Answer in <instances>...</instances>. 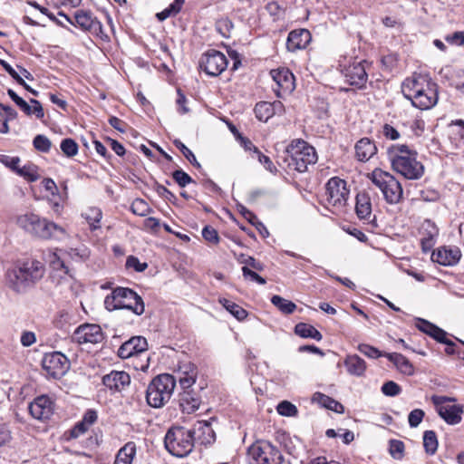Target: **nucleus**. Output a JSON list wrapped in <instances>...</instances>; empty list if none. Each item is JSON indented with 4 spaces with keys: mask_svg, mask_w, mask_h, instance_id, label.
Here are the masks:
<instances>
[{
    "mask_svg": "<svg viewBox=\"0 0 464 464\" xmlns=\"http://www.w3.org/2000/svg\"><path fill=\"white\" fill-rule=\"evenodd\" d=\"M402 93L420 110H429L438 102L437 84L426 76L413 74L402 82Z\"/></svg>",
    "mask_w": 464,
    "mask_h": 464,
    "instance_id": "obj_1",
    "label": "nucleus"
},
{
    "mask_svg": "<svg viewBox=\"0 0 464 464\" xmlns=\"http://www.w3.org/2000/svg\"><path fill=\"white\" fill-rule=\"evenodd\" d=\"M416 155L407 145H392L387 150L392 169L407 179H419L424 173V167Z\"/></svg>",
    "mask_w": 464,
    "mask_h": 464,
    "instance_id": "obj_2",
    "label": "nucleus"
},
{
    "mask_svg": "<svg viewBox=\"0 0 464 464\" xmlns=\"http://www.w3.org/2000/svg\"><path fill=\"white\" fill-rule=\"evenodd\" d=\"M16 224L25 233L40 239H60L65 235L62 227L34 213L18 216Z\"/></svg>",
    "mask_w": 464,
    "mask_h": 464,
    "instance_id": "obj_3",
    "label": "nucleus"
},
{
    "mask_svg": "<svg viewBox=\"0 0 464 464\" xmlns=\"http://www.w3.org/2000/svg\"><path fill=\"white\" fill-rule=\"evenodd\" d=\"M284 154L278 157L277 163L281 165L282 160L286 168L301 173L307 170L308 165H313L317 160L314 148L303 140H293Z\"/></svg>",
    "mask_w": 464,
    "mask_h": 464,
    "instance_id": "obj_4",
    "label": "nucleus"
},
{
    "mask_svg": "<svg viewBox=\"0 0 464 464\" xmlns=\"http://www.w3.org/2000/svg\"><path fill=\"white\" fill-rule=\"evenodd\" d=\"M45 268L38 260H27L6 274L7 285L15 292H23L34 285L44 275Z\"/></svg>",
    "mask_w": 464,
    "mask_h": 464,
    "instance_id": "obj_5",
    "label": "nucleus"
},
{
    "mask_svg": "<svg viewBox=\"0 0 464 464\" xmlns=\"http://www.w3.org/2000/svg\"><path fill=\"white\" fill-rule=\"evenodd\" d=\"M197 380V370L194 366L186 367L179 372V383L182 390L179 395V405L182 412L190 414L198 410L202 398L200 391L193 388Z\"/></svg>",
    "mask_w": 464,
    "mask_h": 464,
    "instance_id": "obj_6",
    "label": "nucleus"
},
{
    "mask_svg": "<svg viewBox=\"0 0 464 464\" xmlns=\"http://www.w3.org/2000/svg\"><path fill=\"white\" fill-rule=\"evenodd\" d=\"M108 310L128 309L136 315H141L145 311L144 302L135 291L128 287L118 286L112 290L104 301Z\"/></svg>",
    "mask_w": 464,
    "mask_h": 464,
    "instance_id": "obj_7",
    "label": "nucleus"
},
{
    "mask_svg": "<svg viewBox=\"0 0 464 464\" xmlns=\"http://www.w3.org/2000/svg\"><path fill=\"white\" fill-rule=\"evenodd\" d=\"M195 430L184 427L170 428L164 439L167 450L173 456L183 458L188 456L194 448Z\"/></svg>",
    "mask_w": 464,
    "mask_h": 464,
    "instance_id": "obj_8",
    "label": "nucleus"
},
{
    "mask_svg": "<svg viewBox=\"0 0 464 464\" xmlns=\"http://www.w3.org/2000/svg\"><path fill=\"white\" fill-rule=\"evenodd\" d=\"M176 386L174 376L163 373L156 376L146 391L148 404L153 408H160L168 402Z\"/></svg>",
    "mask_w": 464,
    "mask_h": 464,
    "instance_id": "obj_9",
    "label": "nucleus"
},
{
    "mask_svg": "<svg viewBox=\"0 0 464 464\" xmlns=\"http://www.w3.org/2000/svg\"><path fill=\"white\" fill-rule=\"evenodd\" d=\"M369 178L380 188L387 203L392 205L401 201L403 195L402 187L391 173L381 169H375L369 175Z\"/></svg>",
    "mask_w": 464,
    "mask_h": 464,
    "instance_id": "obj_10",
    "label": "nucleus"
},
{
    "mask_svg": "<svg viewBox=\"0 0 464 464\" xmlns=\"http://www.w3.org/2000/svg\"><path fill=\"white\" fill-rule=\"evenodd\" d=\"M58 15L63 16L71 24L89 32L93 36L103 41H109V36L103 31L102 23L90 11L77 10L73 20L62 11L58 13Z\"/></svg>",
    "mask_w": 464,
    "mask_h": 464,
    "instance_id": "obj_11",
    "label": "nucleus"
},
{
    "mask_svg": "<svg viewBox=\"0 0 464 464\" xmlns=\"http://www.w3.org/2000/svg\"><path fill=\"white\" fill-rule=\"evenodd\" d=\"M249 454L256 464H281L283 456L269 441L261 440L249 448Z\"/></svg>",
    "mask_w": 464,
    "mask_h": 464,
    "instance_id": "obj_12",
    "label": "nucleus"
},
{
    "mask_svg": "<svg viewBox=\"0 0 464 464\" xmlns=\"http://www.w3.org/2000/svg\"><path fill=\"white\" fill-rule=\"evenodd\" d=\"M455 398L433 395L431 397L432 403L436 406L439 415L450 425L460 422L463 408L460 405H445L448 401H455Z\"/></svg>",
    "mask_w": 464,
    "mask_h": 464,
    "instance_id": "obj_13",
    "label": "nucleus"
},
{
    "mask_svg": "<svg viewBox=\"0 0 464 464\" xmlns=\"http://www.w3.org/2000/svg\"><path fill=\"white\" fill-rule=\"evenodd\" d=\"M42 366L46 374L53 379L63 377L70 367L67 357L60 352L44 354Z\"/></svg>",
    "mask_w": 464,
    "mask_h": 464,
    "instance_id": "obj_14",
    "label": "nucleus"
},
{
    "mask_svg": "<svg viewBox=\"0 0 464 464\" xmlns=\"http://www.w3.org/2000/svg\"><path fill=\"white\" fill-rule=\"evenodd\" d=\"M349 192L346 181L338 177L331 178L326 183L327 202L333 207L343 208L349 198Z\"/></svg>",
    "mask_w": 464,
    "mask_h": 464,
    "instance_id": "obj_15",
    "label": "nucleus"
},
{
    "mask_svg": "<svg viewBox=\"0 0 464 464\" xmlns=\"http://www.w3.org/2000/svg\"><path fill=\"white\" fill-rule=\"evenodd\" d=\"M227 66V60L221 52L211 49L201 57L199 67L208 75L218 76Z\"/></svg>",
    "mask_w": 464,
    "mask_h": 464,
    "instance_id": "obj_16",
    "label": "nucleus"
},
{
    "mask_svg": "<svg viewBox=\"0 0 464 464\" xmlns=\"http://www.w3.org/2000/svg\"><path fill=\"white\" fill-rule=\"evenodd\" d=\"M364 63H366V61H354L347 66L343 65L341 72L344 76L346 82L358 89L365 87L368 80V74L366 72Z\"/></svg>",
    "mask_w": 464,
    "mask_h": 464,
    "instance_id": "obj_17",
    "label": "nucleus"
},
{
    "mask_svg": "<svg viewBox=\"0 0 464 464\" xmlns=\"http://www.w3.org/2000/svg\"><path fill=\"white\" fill-rule=\"evenodd\" d=\"M104 334L98 324H85L78 326L72 334V340L79 344H96L103 341Z\"/></svg>",
    "mask_w": 464,
    "mask_h": 464,
    "instance_id": "obj_18",
    "label": "nucleus"
},
{
    "mask_svg": "<svg viewBox=\"0 0 464 464\" xmlns=\"http://www.w3.org/2000/svg\"><path fill=\"white\" fill-rule=\"evenodd\" d=\"M31 416L38 420H49L54 411V401L47 395H40L28 405Z\"/></svg>",
    "mask_w": 464,
    "mask_h": 464,
    "instance_id": "obj_19",
    "label": "nucleus"
},
{
    "mask_svg": "<svg viewBox=\"0 0 464 464\" xmlns=\"http://www.w3.org/2000/svg\"><path fill=\"white\" fill-rule=\"evenodd\" d=\"M48 261L54 271L52 276L53 279L54 280L59 277L60 279L57 281L58 285L65 283L71 285L73 276L71 273L69 266L66 264L67 259L65 256L62 257L56 252H52L49 254Z\"/></svg>",
    "mask_w": 464,
    "mask_h": 464,
    "instance_id": "obj_20",
    "label": "nucleus"
},
{
    "mask_svg": "<svg viewBox=\"0 0 464 464\" xmlns=\"http://www.w3.org/2000/svg\"><path fill=\"white\" fill-rule=\"evenodd\" d=\"M270 74L276 83V88H274V91L277 97L291 93L295 90V77L287 68L272 70Z\"/></svg>",
    "mask_w": 464,
    "mask_h": 464,
    "instance_id": "obj_21",
    "label": "nucleus"
},
{
    "mask_svg": "<svg viewBox=\"0 0 464 464\" xmlns=\"http://www.w3.org/2000/svg\"><path fill=\"white\" fill-rule=\"evenodd\" d=\"M147 350V339L140 335L133 336L120 346L118 355L122 359H128Z\"/></svg>",
    "mask_w": 464,
    "mask_h": 464,
    "instance_id": "obj_22",
    "label": "nucleus"
},
{
    "mask_svg": "<svg viewBox=\"0 0 464 464\" xmlns=\"http://www.w3.org/2000/svg\"><path fill=\"white\" fill-rule=\"evenodd\" d=\"M102 383L113 392H121L130 383V377L126 372L112 371L102 378Z\"/></svg>",
    "mask_w": 464,
    "mask_h": 464,
    "instance_id": "obj_23",
    "label": "nucleus"
},
{
    "mask_svg": "<svg viewBox=\"0 0 464 464\" xmlns=\"http://www.w3.org/2000/svg\"><path fill=\"white\" fill-rule=\"evenodd\" d=\"M439 74L443 83L458 90H464V70L445 66L440 69Z\"/></svg>",
    "mask_w": 464,
    "mask_h": 464,
    "instance_id": "obj_24",
    "label": "nucleus"
},
{
    "mask_svg": "<svg viewBox=\"0 0 464 464\" xmlns=\"http://www.w3.org/2000/svg\"><path fill=\"white\" fill-rule=\"evenodd\" d=\"M312 36L306 29L293 30L289 33L286 48L290 52L304 49L311 42Z\"/></svg>",
    "mask_w": 464,
    "mask_h": 464,
    "instance_id": "obj_25",
    "label": "nucleus"
},
{
    "mask_svg": "<svg viewBox=\"0 0 464 464\" xmlns=\"http://www.w3.org/2000/svg\"><path fill=\"white\" fill-rule=\"evenodd\" d=\"M461 253L458 247L448 248L446 246L433 251L431 259L442 266H453L460 259Z\"/></svg>",
    "mask_w": 464,
    "mask_h": 464,
    "instance_id": "obj_26",
    "label": "nucleus"
},
{
    "mask_svg": "<svg viewBox=\"0 0 464 464\" xmlns=\"http://www.w3.org/2000/svg\"><path fill=\"white\" fill-rule=\"evenodd\" d=\"M356 158L362 162L369 160L377 151L373 141L368 138H362L355 144Z\"/></svg>",
    "mask_w": 464,
    "mask_h": 464,
    "instance_id": "obj_27",
    "label": "nucleus"
},
{
    "mask_svg": "<svg viewBox=\"0 0 464 464\" xmlns=\"http://www.w3.org/2000/svg\"><path fill=\"white\" fill-rule=\"evenodd\" d=\"M355 212L360 219H367L372 215V202L370 195L362 191L356 196Z\"/></svg>",
    "mask_w": 464,
    "mask_h": 464,
    "instance_id": "obj_28",
    "label": "nucleus"
},
{
    "mask_svg": "<svg viewBox=\"0 0 464 464\" xmlns=\"http://www.w3.org/2000/svg\"><path fill=\"white\" fill-rule=\"evenodd\" d=\"M344 365L349 374L361 377L366 371V362L357 354H349L344 359Z\"/></svg>",
    "mask_w": 464,
    "mask_h": 464,
    "instance_id": "obj_29",
    "label": "nucleus"
},
{
    "mask_svg": "<svg viewBox=\"0 0 464 464\" xmlns=\"http://www.w3.org/2000/svg\"><path fill=\"white\" fill-rule=\"evenodd\" d=\"M388 360L394 363L396 368L403 374L412 375L414 373V368L411 362L402 354L397 353H392L385 354Z\"/></svg>",
    "mask_w": 464,
    "mask_h": 464,
    "instance_id": "obj_30",
    "label": "nucleus"
},
{
    "mask_svg": "<svg viewBox=\"0 0 464 464\" xmlns=\"http://www.w3.org/2000/svg\"><path fill=\"white\" fill-rule=\"evenodd\" d=\"M419 322L420 323L417 324V327L420 331L431 336L439 343L444 342L447 335V333L444 330L424 319H420Z\"/></svg>",
    "mask_w": 464,
    "mask_h": 464,
    "instance_id": "obj_31",
    "label": "nucleus"
},
{
    "mask_svg": "<svg viewBox=\"0 0 464 464\" xmlns=\"http://www.w3.org/2000/svg\"><path fill=\"white\" fill-rule=\"evenodd\" d=\"M136 455V444L132 441L127 442L118 451L113 464H131Z\"/></svg>",
    "mask_w": 464,
    "mask_h": 464,
    "instance_id": "obj_32",
    "label": "nucleus"
},
{
    "mask_svg": "<svg viewBox=\"0 0 464 464\" xmlns=\"http://www.w3.org/2000/svg\"><path fill=\"white\" fill-rule=\"evenodd\" d=\"M295 333L303 338H312L316 341H320L323 338L321 333L316 328L305 323L297 324L295 327Z\"/></svg>",
    "mask_w": 464,
    "mask_h": 464,
    "instance_id": "obj_33",
    "label": "nucleus"
},
{
    "mask_svg": "<svg viewBox=\"0 0 464 464\" xmlns=\"http://www.w3.org/2000/svg\"><path fill=\"white\" fill-rule=\"evenodd\" d=\"M314 401L320 403L322 406L325 407L326 409H329L331 411H334L335 412H343V406L335 401L334 399L321 393V392H315L314 394Z\"/></svg>",
    "mask_w": 464,
    "mask_h": 464,
    "instance_id": "obj_34",
    "label": "nucleus"
},
{
    "mask_svg": "<svg viewBox=\"0 0 464 464\" xmlns=\"http://www.w3.org/2000/svg\"><path fill=\"white\" fill-rule=\"evenodd\" d=\"M218 302L223 305V307L227 312H229L238 321H243L244 319L246 318L247 312L237 304L226 298H219Z\"/></svg>",
    "mask_w": 464,
    "mask_h": 464,
    "instance_id": "obj_35",
    "label": "nucleus"
},
{
    "mask_svg": "<svg viewBox=\"0 0 464 464\" xmlns=\"http://www.w3.org/2000/svg\"><path fill=\"white\" fill-rule=\"evenodd\" d=\"M254 111L259 121H267L275 114V105L267 102H261L256 104Z\"/></svg>",
    "mask_w": 464,
    "mask_h": 464,
    "instance_id": "obj_36",
    "label": "nucleus"
},
{
    "mask_svg": "<svg viewBox=\"0 0 464 464\" xmlns=\"http://www.w3.org/2000/svg\"><path fill=\"white\" fill-rule=\"evenodd\" d=\"M191 430H195V434L198 432L205 436L202 439V443H211L215 440V432L211 425L206 420L198 421Z\"/></svg>",
    "mask_w": 464,
    "mask_h": 464,
    "instance_id": "obj_37",
    "label": "nucleus"
},
{
    "mask_svg": "<svg viewBox=\"0 0 464 464\" xmlns=\"http://www.w3.org/2000/svg\"><path fill=\"white\" fill-rule=\"evenodd\" d=\"M67 262L72 261L74 263L85 262L90 256V251L87 247L70 248L64 252Z\"/></svg>",
    "mask_w": 464,
    "mask_h": 464,
    "instance_id": "obj_38",
    "label": "nucleus"
},
{
    "mask_svg": "<svg viewBox=\"0 0 464 464\" xmlns=\"http://www.w3.org/2000/svg\"><path fill=\"white\" fill-rule=\"evenodd\" d=\"M16 174L24 178L28 182H34L40 179L38 167L34 163H28L23 167L19 166V169L16 170Z\"/></svg>",
    "mask_w": 464,
    "mask_h": 464,
    "instance_id": "obj_39",
    "label": "nucleus"
},
{
    "mask_svg": "<svg viewBox=\"0 0 464 464\" xmlns=\"http://www.w3.org/2000/svg\"><path fill=\"white\" fill-rule=\"evenodd\" d=\"M271 303L277 307L283 314H291L296 309V305L292 301L286 300L280 295H273Z\"/></svg>",
    "mask_w": 464,
    "mask_h": 464,
    "instance_id": "obj_40",
    "label": "nucleus"
},
{
    "mask_svg": "<svg viewBox=\"0 0 464 464\" xmlns=\"http://www.w3.org/2000/svg\"><path fill=\"white\" fill-rule=\"evenodd\" d=\"M184 2L185 0H174V2L167 8L156 14L158 20L164 21L170 16L178 14L181 10Z\"/></svg>",
    "mask_w": 464,
    "mask_h": 464,
    "instance_id": "obj_41",
    "label": "nucleus"
},
{
    "mask_svg": "<svg viewBox=\"0 0 464 464\" xmlns=\"http://www.w3.org/2000/svg\"><path fill=\"white\" fill-rule=\"evenodd\" d=\"M423 446L425 451L433 455L438 449V440L435 431L433 430H426L423 434Z\"/></svg>",
    "mask_w": 464,
    "mask_h": 464,
    "instance_id": "obj_42",
    "label": "nucleus"
},
{
    "mask_svg": "<svg viewBox=\"0 0 464 464\" xmlns=\"http://www.w3.org/2000/svg\"><path fill=\"white\" fill-rule=\"evenodd\" d=\"M420 234L423 238L435 240L439 235V229L435 223L429 219H426L420 226Z\"/></svg>",
    "mask_w": 464,
    "mask_h": 464,
    "instance_id": "obj_43",
    "label": "nucleus"
},
{
    "mask_svg": "<svg viewBox=\"0 0 464 464\" xmlns=\"http://www.w3.org/2000/svg\"><path fill=\"white\" fill-rule=\"evenodd\" d=\"M60 148L63 153L68 158L75 156L79 150L77 142L71 138L63 139L61 142Z\"/></svg>",
    "mask_w": 464,
    "mask_h": 464,
    "instance_id": "obj_44",
    "label": "nucleus"
},
{
    "mask_svg": "<svg viewBox=\"0 0 464 464\" xmlns=\"http://www.w3.org/2000/svg\"><path fill=\"white\" fill-rule=\"evenodd\" d=\"M174 145L181 151L183 156L197 169H200L201 165L197 160L196 156L194 153L179 140H175L173 141Z\"/></svg>",
    "mask_w": 464,
    "mask_h": 464,
    "instance_id": "obj_45",
    "label": "nucleus"
},
{
    "mask_svg": "<svg viewBox=\"0 0 464 464\" xmlns=\"http://www.w3.org/2000/svg\"><path fill=\"white\" fill-rule=\"evenodd\" d=\"M33 144L36 150L44 153L49 152L52 147L50 139L43 134L36 135L34 138Z\"/></svg>",
    "mask_w": 464,
    "mask_h": 464,
    "instance_id": "obj_46",
    "label": "nucleus"
},
{
    "mask_svg": "<svg viewBox=\"0 0 464 464\" xmlns=\"http://www.w3.org/2000/svg\"><path fill=\"white\" fill-rule=\"evenodd\" d=\"M237 259L240 264H244V266L251 267L257 271H262L264 269V265L253 256L240 254Z\"/></svg>",
    "mask_w": 464,
    "mask_h": 464,
    "instance_id": "obj_47",
    "label": "nucleus"
},
{
    "mask_svg": "<svg viewBox=\"0 0 464 464\" xmlns=\"http://www.w3.org/2000/svg\"><path fill=\"white\" fill-rule=\"evenodd\" d=\"M389 452L395 459H401L403 457L404 443L401 440H391Z\"/></svg>",
    "mask_w": 464,
    "mask_h": 464,
    "instance_id": "obj_48",
    "label": "nucleus"
},
{
    "mask_svg": "<svg viewBox=\"0 0 464 464\" xmlns=\"http://www.w3.org/2000/svg\"><path fill=\"white\" fill-rule=\"evenodd\" d=\"M277 412L282 416L292 417L297 414V408L290 401H283L277 405Z\"/></svg>",
    "mask_w": 464,
    "mask_h": 464,
    "instance_id": "obj_49",
    "label": "nucleus"
},
{
    "mask_svg": "<svg viewBox=\"0 0 464 464\" xmlns=\"http://www.w3.org/2000/svg\"><path fill=\"white\" fill-rule=\"evenodd\" d=\"M357 349L360 353H362L365 356L372 358V359H376L381 356H385V354H386V353H382L377 348H375L370 344H366V343L359 344Z\"/></svg>",
    "mask_w": 464,
    "mask_h": 464,
    "instance_id": "obj_50",
    "label": "nucleus"
},
{
    "mask_svg": "<svg viewBox=\"0 0 464 464\" xmlns=\"http://www.w3.org/2000/svg\"><path fill=\"white\" fill-rule=\"evenodd\" d=\"M130 209L135 215L143 217L147 215V213L150 210V208L143 199L137 198L132 202Z\"/></svg>",
    "mask_w": 464,
    "mask_h": 464,
    "instance_id": "obj_51",
    "label": "nucleus"
},
{
    "mask_svg": "<svg viewBox=\"0 0 464 464\" xmlns=\"http://www.w3.org/2000/svg\"><path fill=\"white\" fill-rule=\"evenodd\" d=\"M173 179L178 183V185L181 188L186 187L189 183L193 182L191 177L183 171L182 169H177L172 173Z\"/></svg>",
    "mask_w": 464,
    "mask_h": 464,
    "instance_id": "obj_52",
    "label": "nucleus"
},
{
    "mask_svg": "<svg viewBox=\"0 0 464 464\" xmlns=\"http://www.w3.org/2000/svg\"><path fill=\"white\" fill-rule=\"evenodd\" d=\"M202 237L206 241L215 245L218 244L220 239L218 231L211 226L204 227Z\"/></svg>",
    "mask_w": 464,
    "mask_h": 464,
    "instance_id": "obj_53",
    "label": "nucleus"
},
{
    "mask_svg": "<svg viewBox=\"0 0 464 464\" xmlns=\"http://www.w3.org/2000/svg\"><path fill=\"white\" fill-rule=\"evenodd\" d=\"M20 158L19 157H11L8 155H0V162L4 164L5 167L10 169L12 171L16 173L17 169L20 166Z\"/></svg>",
    "mask_w": 464,
    "mask_h": 464,
    "instance_id": "obj_54",
    "label": "nucleus"
},
{
    "mask_svg": "<svg viewBox=\"0 0 464 464\" xmlns=\"http://www.w3.org/2000/svg\"><path fill=\"white\" fill-rule=\"evenodd\" d=\"M382 392L386 396H396L399 395L401 392V389L399 384H397L393 381H388L383 383L382 386Z\"/></svg>",
    "mask_w": 464,
    "mask_h": 464,
    "instance_id": "obj_55",
    "label": "nucleus"
},
{
    "mask_svg": "<svg viewBox=\"0 0 464 464\" xmlns=\"http://www.w3.org/2000/svg\"><path fill=\"white\" fill-rule=\"evenodd\" d=\"M126 267L133 268L136 272H143L147 269L148 264L140 262L139 258L134 256H130L126 260Z\"/></svg>",
    "mask_w": 464,
    "mask_h": 464,
    "instance_id": "obj_56",
    "label": "nucleus"
},
{
    "mask_svg": "<svg viewBox=\"0 0 464 464\" xmlns=\"http://www.w3.org/2000/svg\"><path fill=\"white\" fill-rule=\"evenodd\" d=\"M425 413L420 409H415L409 413L408 421L411 428H416L422 421Z\"/></svg>",
    "mask_w": 464,
    "mask_h": 464,
    "instance_id": "obj_57",
    "label": "nucleus"
},
{
    "mask_svg": "<svg viewBox=\"0 0 464 464\" xmlns=\"http://www.w3.org/2000/svg\"><path fill=\"white\" fill-rule=\"evenodd\" d=\"M242 274L246 279H249V280L254 281L259 285H265L266 283V281L264 277L260 276L257 273L251 270L247 266L242 267Z\"/></svg>",
    "mask_w": 464,
    "mask_h": 464,
    "instance_id": "obj_58",
    "label": "nucleus"
},
{
    "mask_svg": "<svg viewBox=\"0 0 464 464\" xmlns=\"http://www.w3.org/2000/svg\"><path fill=\"white\" fill-rule=\"evenodd\" d=\"M258 161L264 165L266 170L269 172L276 174L277 172L276 167L274 165L271 159L266 155H264L260 150L256 154Z\"/></svg>",
    "mask_w": 464,
    "mask_h": 464,
    "instance_id": "obj_59",
    "label": "nucleus"
},
{
    "mask_svg": "<svg viewBox=\"0 0 464 464\" xmlns=\"http://www.w3.org/2000/svg\"><path fill=\"white\" fill-rule=\"evenodd\" d=\"M177 93H178V98H177L176 103L178 105V111L180 114H186L189 111V109L186 105L187 98H186L185 94L181 92L180 89L177 90Z\"/></svg>",
    "mask_w": 464,
    "mask_h": 464,
    "instance_id": "obj_60",
    "label": "nucleus"
},
{
    "mask_svg": "<svg viewBox=\"0 0 464 464\" xmlns=\"http://www.w3.org/2000/svg\"><path fill=\"white\" fill-rule=\"evenodd\" d=\"M155 190L160 197L164 198L169 202H174V200H176L177 198L176 196L171 191H169L166 187H164L161 184L157 183L155 185Z\"/></svg>",
    "mask_w": 464,
    "mask_h": 464,
    "instance_id": "obj_61",
    "label": "nucleus"
},
{
    "mask_svg": "<svg viewBox=\"0 0 464 464\" xmlns=\"http://www.w3.org/2000/svg\"><path fill=\"white\" fill-rule=\"evenodd\" d=\"M90 212L92 216H87L86 218L90 220L92 229H96L102 217V211L99 208H91Z\"/></svg>",
    "mask_w": 464,
    "mask_h": 464,
    "instance_id": "obj_62",
    "label": "nucleus"
},
{
    "mask_svg": "<svg viewBox=\"0 0 464 464\" xmlns=\"http://www.w3.org/2000/svg\"><path fill=\"white\" fill-rule=\"evenodd\" d=\"M382 134L386 139L396 140L400 138L399 131L392 125L385 123L382 126Z\"/></svg>",
    "mask_w": 464,
    "mask_h": 464,
    "instance_id": "obj_63",
    "label": "nucleus"
},
{
    "mask_svg": "<svg viewBox=\"0 0 464 464\" xmlns=\"http://www.w3.org/2000/svg\"><path fill=\"white\" fill-rule=\"evenodd\" d=\"M445 40L451 44L462 46L464 45V31L455 32L446 36Z\"/></svg>",
    "mask_w": 464,
    "mask_h": 464,
    "instance_id": "obj_64",
    "label": "nucleus"
}]
</instances>
